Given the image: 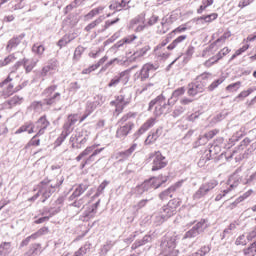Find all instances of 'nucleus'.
<instances>
[{"label":"nucleus","instance_id":"obj_15","mask_svg":"<svg viewBox=\"0 0 256 256\" xmlns=\"http://www.w3.org/2000/svg\"><path fill=\"white\" fill-rule=\"evenodd\" d=\"M155 125V118L148 119L134 134L133 139L134 141H137L141 135H143L146 131H149L151 127Z\"/></svg>","mask_w":256,"mask_h":256},{"label":"nucleus","instance_id":"obj_42","mask_svg":"<svg viewBox=\"0 0 256 256\" xmlns=\"http://www.w3.org/2000/svg\"><path fill=\"white\" fill-rule=\"evenodd\" d=\"M193 53H195V47L193 45L188 46L185 52V57H184L185 63L191 61V57H193Z\"/></svg>","mask_w":256,"mask_h":256},{"label":"nucleus","instance_id":"obj_57","mask_svg":"<svg viewBox=\"0 0 256 256\" xmlns=\"http://www.w3.org/2000/svg\"><path fill=\"white\" fill-rule=\"evenodd\" d=\"M85 52V48L83 46H78L74 51V59L75 61H79L81 59V55Z\"/></svg>","mask_w":256,"mask_h":256},{"label":"nucleus","instance_id":"obj_38","mask_svg":"<svg viewBox=\"0 0 256 256\" xmlns=\"http://www.w3.org/2000/svg\"><path fill=\"white\" fill-rule=\"evenodd\" d=\"M172 193H175V188L169 187L168 189L164 190L159 194V199H161V201H164V199H167V197H173Z\"/></svg>","mask_w":256,"mask_h":256},{"label":"nucleus","instance_id":"obj_14","mask_svg":"<svg viewBox=\"0 0 256 256\" xmlns=\"http://www.w3.org/2000/svg\"><path fill=\"white\" fill-rule=\"evenodd\" d=\"M120 83H123V85H127V83H129V74L126 71H123L118 75L114 76L108 83V87H117V85H119Z\"/></svg>","mask_w":256,"mask_h":256},{"label":"nucleus","instance_id":"obj_59","mask_svg":"<svg viewBox=\"0 0 256 256\" xmlns=\"http://www.w3.org/2000/svg\"><path fill=\"white\" fill-rule=\"evenodd\" d=\"M47 233H49V227H42L33 234L36 239H39V237H43V235H47Z\"/></svg>","mask_w":256,"mask_h":256},{"label":"nucleus","instance_id":"obj_2","mask_svg":"<svg viewBox=\"0 0 256 256\" xmlns=\"http://www.w3.org/2000/svg\"><path fill=\"white\" fill-rule=\"evenodd\" d=\"M63 181V179L57 180L56 183H53V181L49 179L41 181L38 192L29 198L28 201H37V199L42 196V203H45V201L63 185Z\"/></svg>","mask_w":256,"mask_h":256},{"label":"nucleus","instance_id":"obj_47","mask_svg":"<svg viewBox=\"0 0 256 256\" xmlns=\"http://www.w3.org/2000/svg\"><path fill=\"white\" fill-rule=\"evenodd\" d=\"M254 91H256V88H249L248 90H244L242 91L236 98L235 101H237V99H245V97H249V95H251V93H253Z\"/></svg>","mask_w":256,"mask_h":256},{"label":"nucleus","instance_id":"obj_6","mask_svg":"<svg viewBox=\"0 0 256 256\" xmlns=\"http://www.w3.org/2000/svg\"><path fill=\"white\" fill-rule=\"evenodd\" d=\"M89 189V184L87 183H81L76 185L73 193L69 196V201H72L70 204V207H76V209H81L83 205H85V197H81L85 191Z\"/></svg>","mask_w":256,"mask_h":256},{"label":"nucleus","instance_id":"obj_29","mask_svg":"<svg viewBox=\"0 0 256 256\" xmlns=\"http://www.w3.org/2000/svg\"><path fill=\"white\" fill-rule=\"evenodd\" d=\"M187 39V35H180L176 39L172 41L170 45L167 46L168 51H173V49H176V47H179L183 41Z\"/></svg>","mask_w":256,"mask_h":256},{"label":"nucleus","instance_id":"obj_8","mask_svg":"<svg viewBox=\"0 0 256 256\" xmlns=\"http://www.w3.org/2000/svg\"><path fill=\"white\" fill-rule=\"evenodd\" d=\"M169 177H152L148 180H145L140 186H138V193L143 194L145 191H151V189H159L161 185L167 183Z\"/></svg>","mask_w":256,"mask_h":256},{"label":"nucleus","instance_id":"obj_44","mask_svg":"<svg viewBox=\"0 0 256 256\" xmlns=\"http://www.w3.org/2000/svg\"><path fill=\"white\" fill-rule=\"evenodd\" d=\"M119 21H120L119 18L106 21L105 25L100 30H98V33H103L104 31H107V29L110 28L111 25H115V23H119Z\"/></svg>","mask_w":256,"mask_h":256},{"label":"nucleus","instance_id":"obj_4","mask_svg":"<svg viewBox=\"0 0 256 256\" xmlns=\"http://www.w3.org/2000/svg\"><path fill=\"white\" fill-rule=\"evenodd\" d=\"M181 204L179 200L173 199L170 200L166 205H164L158 214H154L152 216V219L154 223L159 226L163 225L167 219H170V217H173L175 213H177V207H179Z\"/></svg>","mask_w":256,"mask_h":256},{"label":"nucleus","instance_id":"obj_52","mask_svg":"<svg viewBox=\"0 0 256 256\" xmlns=\"http://www.w3.org/2000/svg\"><path fill=\"white\" fill-rule=\"evenodd\" d=\"M223 81H225V79L223 78H219L215 81H213L209 86H208V91H215V89H217L219 87V85H221V83H223Z\"/></svg>","mask_w":256,"mask_h":256},{"label":"nucleus","instance_id":"obj_53","mask_svg":"<svg viewBox=\"0 0 256 256\" xmlns=\"http://www.w3.org/2000/svg\"><path fill=\"white\" fill-rule=\"evenodd\" d=\"M171 39H173V36L168 34L167 37L155 47L154 51H159V49H163V47H165L171 41Z\"/></svg>","mask_w":256,"mask_h":256},{"label":"nucleus","instance_id":"obj_11","mask_svg":"<svg viewBox=\"0 0 256 256\" xmlns=\"http://www.w3.org/2000/svg\"><path fill=\"white\" fill-rule=\"evenodd\" d=\"M159 69L154 64L146 63L142 66L141 70L136 72L134 74V81H145L146 79H149L150 73H155V70Z\"/></svg>","mask_w":256,"mask_h":256},{"label":"nucleus","instance_id":"obj_18","mask_svg":"<svg viewBox=\"0 0 256 256\" xmlns=\"http://www.w3.org/2000/svg\"><path fill=\"white\" fill-rule=\"evenodd\" d=\"M51 125V122L47 120V116L43 115L36 121L35 129L38 130V135H45V131H47V127Z\"/></svg>","mask_w":256,"mask_h":256},{"label":"nucleus","instance_id":"obj_34","mask_svg":"<svg viewBox=\"0 0 256 256\" xmlns=\"http://www.w3.org/2000/svg\"><path fill=\"white\" fill-rule=\"evenodd\" d=\"M207 190L202 186L199 187V189L193 194L194 201H199V199H203V197L207 196Z\"/></svg>","mask_w":256,"mask_h":256},{"label":"nucleus","instance_id":"obj_7","mask_svg":"<svg viewBox=\"0 0 256 256\" xmlns=\"http://www.w3.org/2000/svg\"><path fill=\"white\" fill-rule=\"evenodd\" d=\"M56 91L57 85H51L44 89L42 95H44V103L48 107H55L61 103V93Z\"/></svg>","mask_w":256,"mask_h":256},{"label":"nucleus","instance_id":"obj_31","mask_svg":"<svg viewBox=\"0 0 256 256\" xmlns=\"http://www.w3.org/2000/svg\"><path fill=\"white\" fill-rule=\"evenodd\" d=\"M219 185V181L211 179L210 181L203 183L202 187L205 189L206 193L209 194L210 191H213Z\"/></svg>","mask_w":256,"mask_h":256},{"label":"nucleus","instance_id":"obj_1","mask_svg":"<svg viewBox=\"0 0 256 256\" xmlns=\"http://www.w3.org/2000/svg\"><path fill=\"white\" fill-rule=\"evenodd\" d=\"M185 91V87H180L174 90L168 101L163 94H160L155 99L150 101L148 111H152L153 107H155L154 115L156 117H161V115L165 113V109H167V107H173L176 101H179V98L182 97V95H185Z\"/></svg>","mask_w":256,"mask_h":256},{"label":"nucleus","instance_id":"obj_21","mask_svg":"<svg viewBox=\"0 0 256 256\" xmlns=\"http://www.w3.org/2000/svg\"><path fill=\"white\" fill-rule=\"evenodd\" d=\"M76 144L72 143L73 149H83L87 143V135H83V131H78L75 134Z\"/></svg>","mask_w":256,"mask_h":256},{"label":"nucleus","instance_id":"obj_56","mask_svg":"<svg viewBox=\"0 0 256 256\" xmlns=\"http://www.w3.org/2000/svg\"><path fill=\"white\" fill-rule=\"evenodd\" d=\"M151 236L146 235L143 237V239L138 240L135 242L136 247H142V245H147V243H151Z\"/></svg>","mask_w":256,"mask_h":256},{"label":"nucleus","instance_id":"obj_30","mask_svg":"<svg viewBox=\"0 0 256 256\" xmlns=\"http://www.w3.org/2000/svg\"><path fill=\"white\" fill-rule=\"evenodd\" d=\"M73 39H75V37L71 36L70 34H66L57 42V45L60 49H63V47H67V45H69Z\"/></svg>","mask_w":256,"mask_h":256},{"label":"nucleus","instance_id":"obj_20","mask_svg":"<svg viewBox=\"0 0 256 256\" xmlns=\"http://www.w3.org/2000/svg\"><path fill=\"white\" fill-rule=\"evenodd\" d=\"M37 130H35V123L33 121L25 122L22 126H20L16 132L15 135H19L21 133H28L31 135L32 133H35Z\"/></svg>","mask_w":256,"mask_h":256},{"label":"nucleus","instance_id":"obj_62","mask_svg":"<svg viewBox=\"0 0 256 256\" xmlns=\"http://www.w3.org/2000/svg\"><path fill=\"white\" fill-rule=\"evenodd\" d=\"M143 21H145V16L143 15H139L136 18L132 19L130 21V29L133 28L134 25H137V23H143Z\"/></svg>","mask_w":256,"mask_h":256},{"label":"nucleus","instance_id":"obj_41","mask_svg":"<svg viewBox=\"0 0 256 256\" xmlns=\"http://www.w3.org/2000/svg\"><path fill=\"white\" fill-rule=\"evenodd\" d=\"M103 149H105V148H100V149L94 150V152L92 154H90L88 158L84 159L86 161V163L88 165H91V163H93V161H95V157H97V155H99V153H101L103 151Z\"/></svg>","mask_w":256,"mask_h":256},{"label":"nucleus","instance_id":"obj_55","mask_svg":"<svg viewBox=\"0 0 256 256\" xmlns=\"http://www.w3.org/2000/svg\"><path fill=\"white\" fill-rule=\"evenodd\" d=\"M105 101H106L105 96H103V94H98L94 96V100L92 102H94L98 107H101V105H103Z\"/></svg>","mask_w":256,"mask_h":256},{"label":"nucleus","instance_id":"obj_13","mask_svg":"<svg viewBox=\"0 0 256 256\" xmlns=\"http://www.w3.org/2000/svg\"><path fill=\"white\" fill-rule=\"evenodd\" d=\"M237 173H239V170H236V173H234L227 181V185L229 187L225 190H223V194H218L215 198V201H221L227 193H231L233 189H236V187H239V178L237 177Z\"/></svg>","mask_w":256,"mask_h":256},{"label":"nucleus","instance_id":"obj_3","mask_svg":"<svg viewBox=\"0 0 256 256\" xmlns=\"http://www.w3.org/2000/svg\"><path fill=\"white\" fill-rule=\"evenodd\" d=\"M135 119H137V113L128 112L118 120L117 139H125L131 133V130L135 128Z\"/></svg>","mask_w":256,"mask_h":256},{"label":"nucleus","instance_id":"obj_50","mask_svg":"<svg viewBox=\"0 0 256 256\" xmlns=\"http://www.w3.org/2000/svg\"><path fill=\"white\" fill-rule=\"evenodd\" d=\"M183 113H185V107L176 106L174 111L172 112V117H174V119H177V117H181Z\"/></svg>","mask_w":256,"mask_h":256},{"label":"nucleus","instance_id":"obj_48","mask_svg":"<svg viewBox=\"0 0 256 256\" xmlns=\"http://www.w3.org/2000/svg\"><path fill=\"white\" fill-rule=\"evenodd\" d=\"M35 67V62L24 59V69L26 73H31Z\"/></svg>","mask_w":256,"mask_h":256},{"label":"nucleus","instance_id":"obj_24","mask_svg":"<svg viewBox=\"0 0 256 256\" xmlns=\"http://www.w3.org/2000/svg\"><path fill=\"white\" fill-rule=\"evenodd\" d=\"M57 69V60H50L46 66L42 68L41 77H47L50 71H55Z\"/></svg>","mask_w":256,"mask_h":256},{"label":"nucleus","instance_id":"obj_54","mask_svg":"<svg viewBox=\"0 0 256 256\" xmlns=\"http://www.w3.org/2000/svg\"><path fill=\"white\" fill-rule=\"evenodd\" d=\"M112 247H113V241L108 240L101 248V253H103V255H107V253L111 251Z\"/></svg>","mask_w":256,"mask_h":256},{"label":"nucleus","instance_id":"obj_37","mask_svg":"<svg viewBox=\"0 0 256 256\" xmlns=\"http://www.w3.org/2000/svg\"><path fill=\"white\" fill-rule=\"evenodd\" d=\"M245 256H256V241L243 250Z\"/></svg>","mask_w":256,"mask_h":256},{"label":"nucleus","instance_id":"obj_27","mask_svg":"<svg viewBox=\"0 0 256 256\" xmlns=\"http://www.w3.org/2000/svg\"><path fill=\"white\" fill-rule=\"evenodd\" d=\"M39 253H41V244L34 243L30 245L29 250L24 254V256H35L39 255Z\"/></svg>","mask_w":256,"mask_h":256},{"label":"nucleus","instance_id":"obj_12","mask_svg":"<svg viewBox=\"0 0 256 256\" xmlns=\"http://www.w3.org/2000/svg\"><path fill=\"white\" fill-rule=\"evenodd\" d=\"M15 90V83H13V78L11 75H8L1 83H0V93H4V99L13 95Z\"/></svg>","mask_w":256,"mask_h":256},{"label":"nucleus","instance_id":"obj_17","mask_svg":"<svg viewBox=\"0 0 256 256\" xmlns=\"http://www.w3.org/2000/svg\"><path fill=\"white\" fill-rule=\"evenodd\" d=\"M203 91H205V85L196 82L188 85L187 95L188 97H196V95L203 93Z\"/></svg>","mask_w":256,"mask_h":256},{"label":"nucleus","instance_id":"obj_22","mask_svg":"<svg viewBox=\"0 0 256 256\" xmlns=\"http://www.w3.org/2000/svg\"><path fill=\"white\" fill-rule=\"evenodd\" d=\"M25 39V33H22L18 36H14L12 39H10L7 43L6 50L11 51L12 49H17L19 45H21V41Z\"/></svg>","mask_w":256,"mask_h":256},{"label":"nucleus","instance_id":"obj_45","mask_svg":"<svg viewBox=\"0 0 256 256\" xmlns=\"http://www.w3.org/2000/svg\"><path fill=\"white\" fill-rule=\"evenodd\" d=\"M95 215H97V212L91 206L88 207L83 213L84 219H93Z\"/></svg>","mask_w":256,"mask_h":256},{"label":"nucleus","instance_id":"obj_10","mask_svg":"<svg viewBox=\"0 0 256 256\" xmlns=\"http://www.w3.org/2000/svg\"><path fill=\"white\" fill-rule=\"evenodd\" d=\"M177 247V236L166 235L162 237L160 243L161 253H173V251H179L175 249Z\"/></svg>","mask_w":256,"mask_h":256},{"label":"nucleus","instance_id":"obj_26","mask_svg":"<svg viewBox=\"0 0 256 256\" xmlns=\"http://www.w3.org/2000/svg\"><path fill=\"white\" fill-rule=\"evenodd\" d=\"M95 151H97V145L88 146L76 157V161H81V159H84V157H87V155H93Z\"/></svg>","mask_w":256,"mask_h":256},{"label":"nucleus","instance_id":"obj_16","mask_svg":"<svg viewBox=\"0 0 256 256\" xmlns=\"http://www.w3.org/2000/svg\"><path fill=\"white\" fill-rule=\"evenodd\" d=\"M121 95L118 96L117 101L125 107V105H129L131 103V99L133 97V90L131 88H124L121 91Z\"/></svg>","mask_w":256,"mask_h":256},{"label":"nucleus","instance_id":"obj_40","mask_svg":"<svg viewBox=\"0 0 256 256\" xmlns=\"http://www.w3.org/2000/svg\"><path fill=\"white\" fill-rule=\"evenodd\" d=\"M101 23H103V17H99L97 18L96 20H94L93 22H91L90 24H88L86 27H85V31L89 32L91 31L92 29H95L97 27V25H101Z\"/></svg>","mask_w":256,"mask_h":256},{"label":"nucleus","instance_id":"obj_19","mask_svg":"<svg viewBox=\"0 0 256 256\" xmlns=\"http://www.w3.org/2000/svg\"><path fill=\"white\" fill-rule=\"evenodd\" d=\"M79 121V115L78 114H70L67 117L66 122L63 125L64 131H67L68 133H73V127H75V124Z\"/></svg>","mask_w":256,"mask_h":256},{"label":"nucleus","instance_id":"obj_39","mask_svg":"<svg viewBox=\"0 0 256 256\" xmlns=\"http://www.w3.org/2000/svg\"><path fill=\"white\" fill-rule=\"evenodd\" d=\"M7 103L10 107H17V105H21V103H23V97L14 96L10 100H8Z\"/></svg>","mask_w":256,"mask_h":256},{"label":"nucleus","instance_id":"obj_5","mask_svg":"<svg viewBox=\"0 0 256 256\" xmlns=\"http://www.w3.org/2000/svg\"><path fill=\"white\" fill-rule=\"evenodd\" d=\"M192 221L186 224V227H192L188 231L185 232L183 239H195V237H199V235H203L206 229L209 227L207 225V220L201 219L199 222ZM193 225V226H192Z\"/></svg>","mask_w":256,"mask_h":256},{"label":"nucleus","instance_id":"obj_49","mask_svg":"<svg viewBox=\"0 0 256 256\" xmlns=\"http://www.w3.org/2000/svg\"><path fill=\"white\" fill-rule=\"evenodd\" d=\"M241 88V81L232 83L226 87V91H229L230 93H234V91H239Z\"/></svg>","mask_w":256,"mask_h":256},{"label":"nucleus","instance_id":"obj_28","mask_svg":"<svg viewBox=\"0 0 256 256\" xmlns=\"http://www.w3.org/2000/svg\"><path fill=\"white\" fill-rule=\"evenodd\" d=\"M135 149H137V144H132L127 150L118 152L117 156L121 159H129V157L133 155Z\"/></svg>","mask_w":256,"mask_h":256},{"label":"nucleus","instance_id":"obj_23","mask_svg":"<svg viewBox=\"0 0 256 256\" xmlns=\"http://www.w3.org/2000/svg\"><path fill=\"white\" fill-rule=\"evenodd\" d=\"M217 17H219V14L212 13L209 15H204L198 18H194L193 21L196 23V25H205V23H212V21H215Z\"/></svg>","mask_w":256,"mask_h":256},{"label":"nucleus","instance_id":"obj_64","mask_svg":"<svg viewBox=\"0 0 256 256\" xmlns=\"http://www.w3.org/2000/svg\"><path fill=\"white\" fill-rule=\"evenodd\" d=\"M198 251L200 252V254H201L202 256H205V255H207V253H210V251H211V246H209V245H207V246H202Z\"/></svg>","mask_w":256,"mask_h":256},{"label":"nucleus","instance_id":"obj_25","mask_svg":"<svg viewBox=\"0 0 256 256\" xmlns=\"http://www.w3.org/2000/svg\"><path fill=\"white\" fill-rule=\"evenodd\" d=\"M163 134V128H157L154 132H151L145 140V145H151L157 141V138Z\"/></svg>","mask_w":256,"mask_h":256},{"label":"nucleus","instance_id":"obj_36","mask_svg":"<svg viewBox=\"0 0 256 256\" xmlns=\"http://www.w3.org/2000/svg\"><path fill=\"white\" fill-rule=\"evenodd\" d=\"M39 137H41V135H38L37 132L27 143V147H39L41 145V139H39Z\"/></svg>","mask_w":256,"mask_h":256},{"label":"nucleus","instance_id":"obj_60","mask_svg":"<svg viewBox=\"0 0 256 256\" xmlns=\"http://www.w3.org/2000/svg\"><path fill=\"white\" fill-rule=\"evenodd\" d=\"M15 59H16L15 55L11 54V55L7 56L4 60H1L0 65L2 67H5V66L9 65V63H13V61H15Z\"/></svg>","mask_w":256,"mask_h":256},{"label":"nucleus","instance_id":"obj_43","mask_svg":"<svg viewBox=\"0 0 256 256\" xmlns=\"http://www.w3.org/2000/svg\"><path fill=\"white\" fill-rule=\"evenodd\" d=\"M32 51L36 55H43V53H45V46H43L42 44L36 43L32 46Z\"/></svg>","mask_w":256,"mask_h":256},{"label":"nucleus","instance_id":"obj_63","mask_svg":"<svg viewBox=\"0 0 256 256\" xmlns=\"http://www.w3.org/2000/svg\"><path fill=\"white\" fill-rule=\"evenodd\" d=\"M97 107H99L97 104H95L93 101H88L86 103V111L88 113H93V111H95V109H97Z\"/></svg>","mask_w":256,"mask_h":256},{"label":"nucleus","instance_id":"obj_9","mask_svg":"<svg viewBox=\"0 0 256 256\" xmlns=\"http://www.w3.org/2000/svg\"><path fill=\"white\" fill-rule=\"evenodd\" d=\"M149 159H153L152 171H161V169H165V167L169 164V161H167V158L163 156L161 151H156L149 154Z\"/></svg>","mask_w":256,"mask_h":256},{"label":"nucleus","instance_id":"obj_35","mask_svg":"<svg viewBox=\"0 0 256 256\" xmlns=\"http://www.w3.org/2000/svg\"><path fill=\"white\" fill-rule=\"evenodd\" d=\"M151 51V46H145L141 49H139L138 51L134 52L132 57L133 59H139V57H145V55H147V52Z\"/></svg>","mask_w":256,"mask_h":256},{"label":"nucleus","instance_id":"obj_61","mask_svg":"<svg viewBox=\"0 0 256 256\" xmlns=\"http://www.w3.org/2000/svg\"><path fill=\"white\" fill-rule=\"evenodd\" d=\"M229 48H223L217 55H216V59L214 61V63H217V61H219L220 59H223V57H225V55H228L229 53Z\"/></svg>","mask_w":256,"mask_h":256},{"label":"nucleus","instance_id":"obj_46","mask_svg":"<svg viewBox=\"0 0 256 256\" xmlns=\"http://www.w3.org/2000/svg\"><path fill=\"white\" fill-rule=\"evenodd\" d=\"M185 31H187V25L182 24V25L178 26L177 28H175L169 35H171L172 37H175V35L185 33Z\"/></svg>","mask_w":256,"mask_h":256},{"label":"nucleus","instance_id":"obj_32","mask_svg":"<svg viewBox=\"0 0 256 256\" xmlns=\"http://www.w3.org/2000/svg\"><path fill=\"white\" fill-rule=\"evenodd\" d=\"M229 37H231V32H225L214 43L210 44V46L207 48V51H211V49H214L215 45H217V43H225V40L229 39Z\"/></svg>","mask_w":256,"mask_h":256},{"label":"nucleus","instance_id":"obj_58","mask_svg":"<svg viewBox=\"0 0 256 256\" xmlns=\"http://www.w3.org/2000/svg\"><path fill=\"white\" fill-rule=\"evenodd\" d=\"M69 135H71V133L67 132L66 130L63 129L62 133L56 140L57 145H61L63 143V141H65V139H67V137H69Z\"/></svg>","mask_w":256,"mask_h":256},{"label":"nucleus","instance_id":"obj_51","mask_svg":"<svg viewBox=\"0 0 256 256\" xmlns=\"http://www.w3.org/2000/svg\"><path fill=\"white\" fill-rule=\"evenodd\" d=\"M149 201H153V196H150L146 199H142L140 200L137 205H135V209L139 210V209H143V207H145V205H147V203H149Z\"/></svg>","mask_w":256,"mask_h":256},{"label":"nucleus","instance_id":"obj_33","mask_svg":"<svg viewBox=\"0 0 256 256\" xmlns=\"http://www.w3.org/2000/svg\"><path fill=\"white\" fill-rule=\"evenodd\" d=\"M11 253V242H2L0 244V256H7Z\"/></svg>","mask_w":256,"mask_h":256}]
</instances>
